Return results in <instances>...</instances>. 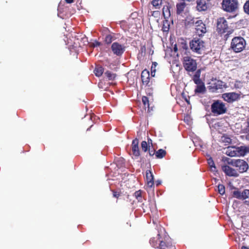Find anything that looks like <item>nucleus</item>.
Instances as JSON below:
<instances>
[{"instance_id": "f3484780", "label": "nucleus", "mask_w": 249, "mask_h": 249, "mask_svg": "<svg viewBox=\"0 0 249 249\" xmlns=\"http://www.w3.org/2000/svg\"><path fill=\"white\" fill-rule=\"evenodd\" d=\"M249 153V146H241L237 147V156L243 157Z\"/></svg>"}, {"instance_id": "58836bf2", "label": "nucleus", "mask_w": 249, "mask_h": 249, "mask_svg": "<svg viewBox=\"0 0 249 249\" xmlns=\"http://www.w3.org/2000/svg\"><path fill=\"white\" fill-rule=\"evenodd\" d=\"M234 87L235 89H241L243 87L242 83L239 81H236Z\"/></svg>"}, {"instance_id": "8fccbe9b", "label": "nucleus", "mask_w": 249, "mask_h": 249, "mask_svg": "<svg viewBox=\"0 0 249 249\" xmlns=\"http://www.w3.org/2000/svg\"><path fill=\"white\" fill-rule=\"evenodd\" d=\"M152 140L150 139H148V144H149L150 145V143L151 144V146H152Z\"/></svg>"}, {"instance_id": "473e14b6", "label": "nucleus", "mask_w": 249, "mask_h": 249, "mask_svg": "<svg viewBox=\"0 0 249 249\" xmlns=\"http://www.w3.org/2000/svg\"><path fill=\"white\" fill-rule=\"evenodd\" d=\"M208 163L213 171H215L216 167L215 166V164L212 158H210L208 159Z\"/></svg>"}, {"instance_id": "5fc2aeb1", "label": "nucleus", "mask_w": 249, "mask_h": 249, "mask_svg": "<svg viewBox=\"0 0 249 249\" xmlns=\"http://www.w3.org/2000/svg\"><path fill=\"white\" fill-rule=\"evenodd\" d=\"M100 45V42H97L96 43V46H99Z\"/></svg>"}, {"instance_id": "bb28decb", "label": "nucleus", "mask_w": 249, "mask_h": 249, "mask_svg": "<svg viewBox=\"0 0 249 249\" xmlns=\"http://www.w3.org/2000/svg\"><path fill=\"white\" fill-rule=\"evenodd\" d=\"M173 246L171 243H167L163 241H160V244H159V248L160 249H170Z\"/></svg>"}, {"instance_id": "1a4fd4ad", "label": "nucleus", "mask_w": 249, "mask_h": 249, "mask_svg": "<svg viewBox=\"0 0 249 249\" xmlns=\"http://www.w3.org/2000/svg\"><path fill=\"white\" fill-rule=\"evenodd\" d=\"M241 92L236 93L234 92H226L222 94V97L224 101L228 103H232L241 98Z\"/></svg>"}, {"instance_id": "a878e982", "label": "nucleus", "mask_w": 249, "mask_h": 249, "mask_svg": "<svg viewBox=\"0 0 249 249\" xmlns=\"http://www.w3.org/2000/svg\"><path fill=\"white\" fill-rule=\"evenodd\" d=\"M166 151L163 149H160L156 151L155 156L157 159H162L166 156Z\"/></svg>"}, {"instance_id": "c756f323", "label": "nucleus", "mask_w": 249, "mask_h": 249, "mask_svg": "<svg viewBox=\"0 0 249 249\" xmlns=\"http://www.w3.org/2000/svg\"><path fill=\"white\" fill-rule=\"evenodd\" d=\"M142 191L141 190L137 191L134 193V196L138 201H142Z\"/></svg>"}, {"instance_id": "4c0bfd02", "label": "nucleus", "mask_w": 249, "mask_h": 249, "mask_svg": "<svg viewBox=\"0 0 249 249\" xmlns=\"http://www.w3.org/2000/svg\"><path fill=\"white\" fill-rule=\"evenodd\" d=\"M113 37L111 35H107L106 36L105 39V42L107 44H110L112 41Z\"/></svg>"}, {"instance_id": "cd10ccee", "label": "nucleus", "mask_w": 249, "mask_h": 249, "mask_svg": "<svg viewBox=\"0 0 249 249\" xmlns=\"http://www.w3.org/2000/svg\"><path fill=\"white\" fill-rule=\"evenodd\" d=\"M162 2V0H152L151 3L155 9H159L161 7Z\"/></svg>"}, {"instance_id": "20e7f679", "label": "nucleus", "mask_w": 249, "mask_h": 249, "mask_svg": "<svg viewBox=\"0 0 249 249\" xmlns=\"http://www.w3.org/2000/svg\"><path fill=\"white\" fill-rule=\"evenodd\" d=\"M222 9L228 13H234L239 8L238 0H222L221 3Z\"/></svg>"}, {"instance_id": "603ef678", "label": "nucleus", "mask_w": 249, "mask_h": 249, "mask_svg": "<svg viewBox=\"0 0 249 249\" xmlns=\"http://www.w3.org/2000/svg\"><path fill=\"white\" fill-rule=\"evenodd\" d=\"M241 249H249L248 247H245V246H243L241 248Z\"/></svg>"}, {"instance_id": "f8f14e48", "label": "nucleus", "mask_w": 249, "mask_h": 249, "mask_svg": "<svg viewBox=\"0 0 249 249\" xmlns=\"http://www.w3.org/2000/svg\"><path fill=\"white\" fill-rule=\"evenodd\" d=\"M209 6V0H196V8L199 12L206 11Z\"/></svg>"}, {"instance_id": "dca6fc26", "label": "nucleus", "mask_w": 249, "mask_h": 249, "mask_svg": "<svg viewBox=\"0 0 249 249\" xmlns=\"http://www.w3.org/2000/svg\"><path fill=\"white\" fill-rule=\"evenodd\" d=\"M187 4L185 2L181 1L176 4V13L178 15H181L186 9Z\"/></svg>"}, {"instance_id": "a19ab883", "label": "nucleus", "mask_w": 249, "mask_h": 249, "mask_svg": "<svg viewBox=\"0 0 249 249\" xmlns=\"http://www.w3.org/2000/svg\"><path fill=\"white\" fill-rule=\"evenodd\" d=\"M140 51H141V56H144L145 54V51H146L145 46L144 45L141 46Z\"/></svg>"}, {"instance_id": "39448f33", "label": "nucleus", "mask_w": 249, "mask_h": 249, "mask_svg": "<svg viewBox=\"0 0 249 249\" xmlns=\"http://www.w3.org/2000/svg\"><path fill=\"white\" fill-rule=\"evenodd\" d=\"M200 70H198L196 71L192 78L194 83L196 85L195 89V93H204L206 91L204 83L200 79Z\"/></svg>"}, {"instance_id": "6e6552de", "label": "nucleus", "mask_w": 249, "mask_h": 249, "mask_svg": "<svg viewBox=\"0 0 249 249\" xmlns=\"http://www.w3.org/2000/svg\"><path fill=\"white\" fill-rule=\"evenodd\" d=\"M229 163L235 167L237 170L242 173L246 172L249 168L248 163L243 160H232Z\"/></svg>"}, {"instance_id": "4be33fe9", "label": "nucleus", "mask_w": 249, "mask_h": 249, "mask_svg": "<svg viewBox=\"0 0 249 249\" xmlns=\"http://www.w3.org/2000/svg\"><path fill=\"white\" fill-rule=\"evenodd\" d=\"M178 45L180 50H182L186 51L188 50V45L186 41L183 38H180L178 42Z\"/></svg>"}, {"instance_id": "0eeeda50", "label": "nucleus", "mask_w": 249, "mask_h": 249, "mask_svg": "<svg viewBox=\"0 0 249 249\" xmlns=\"http://www.w3.org/2000/svg\"><path fill=\"white\" fill-rule=\"evenodd\" d=\"M212 112L214 115H218L224 114L227 111L225 104L220 100H216L211 105Z\"/></svg>"}, {"instance_id": "37998d69", "label": "nucleus", "mask_w": 249, "mask_h": 249, "mask_svg": "<svg viewBox=\"0 0 249 249\" xmlns=\"http://www.w3.org/2000/svg\"><path fill=\"white\" fill-rule=\"evenodd\" d=\"M223 141L225 142L230 143L231 142V140L229 137H225L224 139L223 140Z\"/></svg>"}, {"instance_id": "864d4df0", "label": "nucleus", "mask_w": 249, "mask_h": 249, "mask_svg": "<svg viewBox=\"0 0 249 249\" xmlns=\"http://www.w3.org/2000/svg\"><path fill=\"white\" fill-rule=\"evenodd\" d=\"M182 0V1H184V2H185V1H188V2H190V1H191L192 0Z\"/></svg>"}, {"instance_id": "a211bd4d", "label": "nucleus", "mask_w": 249, "mask_h": 249, "mask_svg": "<svg viewBox=\"0 0 249 249\" xmlns=\"http://www.w3.org/2000/svg\"><path fill=\"white\" fill-rule=\"evenodd\" d=\"M146 179L147 186L151 188L154 185V176L150 170L146 171Z\"/></svg>"}, {"instance_id": "a18cd8bd", "label": "nucleus", "mask_w": 249, "mask_h": 249, "mask_svg": "<svg viewBox=\"0 0 249 249\" xmlns=\"http://www.w3.org/2000/svg\"><path fill=\"white\" fill-rule=\"evenodd\" d=\"M157 66V63L156 62H153L151 66V70L153 71L155 69L156 66Z\"/></svg>"}, {"instance_id": "2eb2a0df", "label": "nucleus", "mask_w": 249, "mask_h": 249, "mask_svg": "<svg viewBox=\"0 0 249 249\" xmlns=\"http://www.w3.org/2000/svg\"><path fill=\"white\" fill-rule=\"evenodd\" d=\"M141 79L143 85L150 87V73L149 71L146 69L142 71L141 73Z\"/></svg>"}, {"instance_id": "f03ea898", "label": "nucleus", "mask_w": 249, "mask_h": 249, "mask_svg": "<svg viewBox=\"0 0 249 249\" xmlns=\"http://www.w3.org/2000/svg\"><path fill=\"white\" fill-rule=\"evenodd\" d=\"M189 47L195 53L201 54L205 50V42L200 38L194 37L189 43Z\"/></svg>"}, {"instance_id": "b1692460", "label": "nucleus", "mask_w": 249, "mask_h": 249, "mask_svg": "<svg viewBox=\"0 0 249 249\" xmlns=\"http://www.w3.org/2000/svg\"><path fill=\"white\" fill-rule=\"evenodd\" d=\"M170 29V22L166 19H165L162 21L161 30L163 32L168 33Z\"/></svg>"}, {"instance_id": "7c9ffc66", "label": "nucleus", "mask_w": 249, "mask_h": 249, "mask_svg": "<svg viewBox=\"0 0 249 249\" xmlns=\"http://www.w3.org/2000/svg\"><path fill=\"white\" fill-rule=\"evenodd\" d=\"M142 102L144 105L145 109L146 108H149V100H148V97H147L146 96H143L142 97Z\"/></svg>"}, {"instance_id": "2f4dec72", "label": "nucleus", "mask_w": 249, "mask_h": 249, "mask_svg": "<svg viewBox=\"0 0 249 249\" xmlns=\"http://www.w3.org/2000/svg\"><path fill=\"white\" fill-rule=\"evenodd\" d=\"M150 244L151 245V246L154 248H158V239H157L156 238L153 237L150 239Z\"/></svg>"}, {"instance_id": "ddd939ff", "label": "nucleus", "mask_w": 249, "mask_h": 249, "mask_svg": "<svg viewBox=\"0 0 249 249\" xmlns=\"http://www.w3.org/2000/svg\"><path fill=\"white\" fill-rule=\"evenodd\" d=\"M139 141L138 139L135 138L132 142L131 150L132 154L135 157H138L140 156V151L139 147Z\"/></svg>"}, {"instance_id": "9b49d317", "label": "nucleus", "mask_w": 249, "mask_h": 249, "mask_svg": "<svg viewBox=\"0 0 249 249\" xmlns=\"http://www.w3.org/2000/svg\"><path fill=\"white\" fill-rule=\"evenodd\" d=\"M195 29L196 34L199 36H203L207 32L206 25L201 20H197L196 21Z\"/></svg>"}, {"instance_id": "c85d7f7f", "label": "nucleus", "mask_w": 249, "mask_h": 249, "mask_svg": "<svg viewBox=\"0 0 249 249\" xmlns=\"http://www.w3.org/2000/svg\"><path fill=\"white\" fill-rule=\"evenodd\" d=\"M150 147V146L149 144H148L147 142L146 141H142L141 142V148L142 151L144 152H147L148 149Z\"/></svg>"}, {"instance_id": "e433bc0d", "label": "nucleus", "mask_w": 249, "mask_h": 249, "mask_svg": "<svg viewBox=\"0 0 249 249\" xmlns=\"http://www.w3.org/2000/svg\"><path fill=\"white\" fill-rule=\"evenodd\" d=\"M244 131L245 133L249 134V116L246 119Z\"/></svg>"}, {"instance_id": "09e8293b", "label": "nucleus", "mask_w": 249, "mask_h": 249, "mask_svg": "<svg viewBox=\"0 0 249 249\" xmlns=\"http://www.w3.org/2000/svg\"><path fill=\"white\" fill-rule=\"evenodd\" d=\"M174 51L175 52H177L178 51V47H177V44L175 45V46L174 47Z\"/></svg>"}, {"instance_id": "ea45409f", "label": "nucleus", "mask_w": 249, "mask_h": 249, "mask_svg": "<svg viewBox=\"0 0 249 249\" xmlns=\"http://www.w3.org/2000/svg\"><path fill=\"white\" fill-rule=\"evenodd\" d=\"M147 151H148V154L151 157H153L154 155H156V151L153 147L152 148L150 147Z\"/></svg>"}, {"instance_id": "7ed1b4c3", "label": "nucleus", "mask_w": 249, "mask_h": 249, "mask_svg": "<svg viewBox=\"0 0 249 249\" xmlns=\"http://www.w3.org/2000/svg\"><path fill=\"white\" fill-rule=\"evenodd\" d=\"M246 45V41L243 37L235 36L231 40L230 48L234 52L238 53L245 49Z\"/></svg>"}, {"instance_id": "6e6d98bb", "label": "nucleus", "mask_w": 249, "mask_h": 249, "mask_svg": "<svg viewBox=\"0 0 249 249\" xmlns=\"http://www.w3.org/2000/svg\"><path fill=\"white\" fill-rule=\"evenodd\" d=\"M247 78H248V79H249V71L248 73V75L247 76Z\"/></svg>"}, {"instance_id": "49530a36", "label": "nucleus", "mask_w": 249, "mask_h": 249, "mask_svg": "<svg viewBox=\"0 0 249 249\" xmlns=\"http://www.w3.org/2000/svg\"><path fill=\"white\" fill-rule=\"evenodd\" d=\"M65 1L67 3H69V4L71 3L74 2V0H65Z\"/></svg>"}, {"instance_id": "423d86ee", "label": "nucleus", "mask_w": 249, "mask_h": 249, "mask_svg": "<svg viewBox=\"0 0 249 249\" xmlns=\"http://www.w3.org/2000/svg\"><path fill=\"white\" fill-rule=\"evenodd\" d=\"M182 64L185 70L188 72H194L196 70V60L191 56H184L182 59Z\"/></svg>"}, {"instance_id": "79ce46f5", "label": "nucleus", "mask_w": 249, "mask_h": 249, "mask_svg": "<svg viewBox=\"0 0 249 249\" xmlns=\"http://www.w3.org/2000/svg\"><path fill=\"white\" fill-rule=\"evenodd\" d=\"M113 192V196L114 197L118 198L121 196V193L119 192L112 191Z\"/></svg>"}, {"instance_id": "3c124183", "label": "nucleus", "mask_w": 249, "mask_h": 249, "mask_svg": "<svg viewBox=\"0 0 249 249\" xmlns=\"http://www.w3.org/2000/svg\"><path fill=\"white\" fill-rule=\"evenodd\" d=\"M154 53V51L151 49L150 50L149 54L152 55Z\"/></svg>"}, {"instance_id": "4468645a", "label": "nucleus", "mask_w": 249, "mask_h": 249, "mask_svg": "<svg viewBox=\"0 0 249 249\" xmlns=\"http://www.w3.org/2000/svg\"><path fill=\"white\" fill-rule=\"evenodd\" d=\"M221 168L222 171L228 176L237 177L238 176L236 170L228 165H223Z\"/></svg>"}, {"instance_id": "5701e85b", "label": "nucleus", "mask_w": 249, "mask_h": 249, "mask_svg": "<svg viewBox=\"0 0 249 249\" xmlns=\"http://www.w3.org/2000/svg\"><path fill=\"white\" fill-rule=\"evenodd\" d=\"M196 19L192 17H187L185 20V25L186 26L191 27L192 25H195L196 26Z\"/></svg>"}, {"instance_id": "aec40b11", "label": "nucleus", "mask_w": 249, "mask_h": 249, "mask_svg": "<svg viewBox=\"0 0 249 249\" xmlns=\"http://www.w3.org/2000/svg\"><path fill=\"white\" fill-rule=\"evenodd\" d=\"M170 8L171 7L169 3H168L167 5L163 6L162 8V14L165 19L168 18L171 16Z\"/></svg>"}, {"instance_id": "4d7b16f0", "label": "nucleus", "mask_w": 249, "mask_h": 249, "mask_svg": "<svg viewBox=\"0 0 249 249\" xmlns=\"http://www.w3.org/2000/svg\"><path fill=\"white\" fill-rule=\"evenodd\" d=\"M158 236H159V237H160V234H158Z\"/></svg>"}, {"instance_id": "f257e3e1", "label": "nucleus", "mask_w": 249, "mask_h": 249, "mask_svg": "<svg viewBox=\"0 0 249 249\" xmlns=\"http://www.w3.org/2000/svg\"><path fill=\"white\" fill-rule=\"evenodd\" d=\"M216 31L221 36L223 35L225 39L227 40L230 35L233 33L234 30L228 25L226 19L221 17L217 19Z\"/></svg>"}, {"instance_id": "c03bdc74", "label": "nucleus", "mask_w": 249, "mask_h": 249, "mask_svg": "<svg viewBox=\"0 0 249 249\" xmlns=\"http://www.w3.org/2000/svg\"><path fill=\"white\" fill-rule=\"evenodd\" d=\"M151 14L149 15V14H148V15L150 16H153V17H156V15L157 14H159V12L158 11H151L150 12Z\"/></svg>"}, {"instance_id": "de8ad7c7", "label": "nucleus", "mask_w": 249, "mask_h": 249, "mask_svg": "<svg viewBox=\"0 0 249 249\" xmlns=\"http://www.w3.org/2000/svg\"><path fill=\"white\" fill-rule=\"evenodd\" d=\"M155 71H156V69H154L153 71L151 70V76H155Z\"/></svg>"}, {"instance_id": "6ab92c4d", "label": "nucleus", "mask_w": 249, "mask_h": 249, "mask_svg": "<svg viewBox=\"0 0 249 249\" xmlns=\"http://www.w3.org/2000/svg\"><path fill=\"white\" fill-rule=\"evenodd\" d=\"M226 154L230 157L237 156V147L229 146L227 147Z\"/></svg>"}, {"instance_id": "c9c22d12", "label": "nucleus", "mask_w": 249, "mask_h": 249, "mask_svg": "<svg viewBox=\"0 0 249 249\" xmlns=\"http://www.w3.org/2000/svg\"><path fill=\"white\" fill-rule=\"evenodd\" d=\"M243 9L244 12L249 15V0L245 2L243 6Z\"/></svg>"}, {"instance_id": "393cba45", "label": "nucleus", "mask_w": 249, "mask_h": 249, "mask_svg": "<svg viewBox=\"0 0 249 249\" xmlns=\"http://www.w3.org/2000/svg\"><path fill=\"white\" fill-rule=\"evenodd\" d=\"M104 71V69L101 66H96L94 70V73L95 75L97 77H100L103 74Z\"/></svg>"}, {"instance_id": "412c9836", "label": "nucleus", "mask_w": 249, "mask_h": 249, "mask_svg": "<svg viewBox=\"0 0 249 249\" xmlns=\"http://www.w3.org/2000/svg\"><path fill=\"white\" fill-rule=\"evenodd\" d=\"M104 76L108 80L113 81L116 79L117 74L111 71H107L104 73Z\"/></svg>"}, {"instance_id": "9d476101", "label": "nucleus", "mask_w": 249, "mask_h": 249, "mask_svg": "<svg viewBox=\"0 0 249 249\" xmlns=\"http://www.w3.org/2000/svg\"><path fill=\"white\" fill-rule=\"evenodd\" d=\"M111 49L114 54L117 56H121L125 51V46L115 42L112 44Z\"/></svg>"}, {"instance_id": "72a5a7b5", "label": "nucleus", "mask_w": 249, "mask_h": 249, "mask_svg": "<svg viewBox=\"0 0 249 249\" xmlns=\"http://www.w3.org/2000/svg\"><path fill=\"white\" fill-rule=\"evenodd\" d=\"M217 189H218V192L220 195H223L225 194V186L223 185L219 184L217 186Z\"/></svg>"}, {"instance_id": "f704fd0d", "label": "nucleus", "mask_w": 249, "mask_h": 249, "mask_svg": "<svg viewBox=\"0 0 249 249\" xmlns=\"http://www.w3.org/2000/svg\"><path fill=\"white\" fill-rule=\"evenodd\" d=\"M149 203L147 201L145 200V202L142 203V208L143 209V212L145 213L147 212L148 210V209L149 208Z\"/></svg>"}]
</instances>
